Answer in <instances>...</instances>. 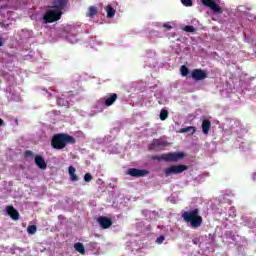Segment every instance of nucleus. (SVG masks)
<instances>
[{"label":"nucleus","mask_w":256,"mask_h":256,"mask_svg":"<svg viewBox=\"0 0 256 256\" xmlns=\"http://www.w3.org/2000/svg\"><path fill=\"white\" fill-rule=\"evenodd\" d=\"M75 143H77L75 137L65 133L55 134L51 139V147L57 151L65 149L68 145H75Z\"/></svg>","instance_id":"f257e3e1"},{"label":"nucleus","mask_w":256,"mask_h":256,"mask_svg":"<svg viewBox=\"0 0 256 256\" xmlns=\"http://www.w3.org/2000/svg\"><path fill=\"white\" fill-rule=\"evenodd\" d=\"M199 213L200 211L198 208L185 211L182 214V219L186 223H190V226L193 227L194 229H199V227L203 225V217Z\"/></svg>","instance_id":"f03ea898"},{"label":"nucleus","mask_w":256,"mask_h":256,"mask_svg":"<svg viewBox=\"0 0 256 256\" xmlns=\"http://www.w3.org/2000/svg\"><path fill=\"white\" fill-rule=\"evenodd\" d=\"M185 154L183 152H170L167 154H162L161 156H153V161H166L167 163H175L179 161V159H183Z\"/></svg>","instance_id":"7ed1b4c3"},{"label":"nucleus","mask_w":256,"mask_h":256,"mask_svg":"<svg viewBox=\"0 0 256 256\" xmlns=\"http://www.w3.org/2000/svg\"><path fill=\"white\" fill-rule=\"evenodd\" d=\"M61 15H63V13L59 9L48 10L43 16L44 23H55V21L61 19Z\"/></svg>","instance_id":"20e7f679"},{"label":"nucleus","mask_w":256,"mask_h":256,"mask_svg":"<svg viewBox=\"0 0 256 256\" xmlns=\"http://www.w3.org/2000/svg\"><path fill=\"white\" fill-rule=\"evenodd\" d=\"M189 167L187 165H172L164 169L165 177H171V175H179L183 171H187Z\"/></svg>","instance_id":"39448f33"},{"label":"nucleus","mask_w":256,"mask_h":256,"mask_svg":"<svg viewBox=\"0 0 256 256\" xmlns=\"http://www.w3.org/2000/svg\"><path fill=\"white\" fill-rule=\"evenodd\" d=\"M167 147V140L164 138L153 139L149 144V151H163Z\"/></svg>","instance_id":"423d86ee"},{"label":"nucleus","mask_w":256,"mask_h":256,"mask_svg":"<svg viewBox=\"0 0 256 256\" xmlns=\"http://www.w3.org/2000/svg\"><path fill=\"white\" fill-rule=\"evenodd\" d=\"M191 77L194 81H205L207 79V72L203 69H194L191 72Z\"/></svg>","instance_id":"0eeeda50"},{"label":"nucleus","mask_w":256,"mask_h":256,"mask_svg":"<svg viewBox=\"0 0 256 256\" xmlns=\"http://www.w3.org/2000/svg\"><path fill=\"white\" fill-rule=\"evenodd\" d=\"M205 7H209L214 13H222L221 6L215 0H201Z\"/></svg>","instance_id":"6e6552de"},{"label":"nucleus","mask_w":256,"mask_h":256,"mask_svg":"<svg viewBox=\"0 0 256 256\" xmlns=\"http://www.w3.org/2000/svg\"><path fill=\"white\" fill-rule=\"evenodd\" d=\"M149 171L147 170H141L137 168H129L127 171V175H130V177H145V175H148Z\"/></svg>","instance_id":"1a4fd4ad"},{"label":"nucleus","mask_w":256,"mask_h":256,"mask_svg":"<svg viewBox=\"0 0 256 256\" xmlns=\"http://www.w3.org/2000/svg\"><path fill=\"white\" fill-rule=\"evenodd\" d=\"M97 222L99 223L100 227H102V229H109V227L113 225V220L106 216L98 217Z\"/></svg>","instance_id":"9d476101"},{"label":"nucleus","mask_w":256,"mask_h":256,"mask_svg":"<svg viewBox=\"0 0 256 256\" xmlns=\"http://www.w3.org/2000/svg\"><path fill=\"white\" fill-rule=\"evenodd\" d=\"M6 211H7V214L9 215V217H11V219H13V221H19V211H17V209H15V207L7 206Z\"/></svg>","instance_id":"9b49d317"},{"label":"nucleus","mask_w":256,"mask_h":256,"mask_svg":"<svg viewBox=\"0 0 256 256\" xmlns=\"http://www.w3.org/2000/svg\"><path fill=\"white\" fill-rule=\"evenodd\" d=\"M34 161H35V165H37L39 169H42V170L47 169V162H45V159L43 158V156H40V155L35 156Z\"/></svg>","instance_id":"f8f14e48"},{"label":"nucleus","mask_w":256,"mask_h":256,"mask_svg":"<svg viewBox=\"0 0 256 256\" xmlns=\"http://www.w3.org/2000/svg\"><path fill=\"white\" fill-rule=\"evenodd\" d=\"M209 131H211V121L209 119H204L202 121V132L204 135H209Z\"/></svg>","instance_id":"ddd939ff"},{"label":"nucleus","mask_w":256,"mask_h":256,"mask_svg":"<svg viewBox=\"0 0 256 256\" xmlns=\"http://www.w3.org/2000/svg\"><path fill=\"white\" fill-rule=\"evenodd\" d=\"M54 9L62 11L67 7V0H53Z\"/></svg>","instance_id":"4468645a"},{"label":"nucleus","mask_w":256,"mask_h":256,"mask_svg":"<svg viewBox=\"0 0 256 256\" xmlns=\"http://www.w3.org/2000/svg\"><path fill=\"white\" fill-rule=\"evenodd\" d=\"M117 97V93L110 94V97L105 100L104 105H106V107H111V105L117 101Z\"/></svg>","instance_id":"2eb2a0df"},{"label":"nucleus","mask_w":256,"mask_h":256,"mask_svg":"<svg viewBox=\"0 0 256 256\" xmlns=\"http://www.w3.org/2000/svg\"><path fill=\"white\" fill-rule=\"evenodd\" d=\"M197 131V128L195 126H188L186 128H181L180 130H178V133H190V135H195Z\"/></svg>","instance_id":"dca6fc26"},{"label":"nucleus","mask_w":256,"mask_h":256,"mask_svg":"<svg viewBox=\"0 0 256 256\" xmlns=\"http://www.w3.org/2000/svg\"><path fill=\"white\" fill-rule=\"evenodd\" d=\"M105 11L107 13L108 19H113V17H115V13H117V11L113 7H111V5H107L105 7Z\"/></svg>","instance_id":"f3484780"},{"label":"nucleus","mask_w":256,"mask_h":256,"mask_svg":"<svg viewBox=\"0 0 256 256\" xmlns=\"http://www.w3.org/2000/svg\"><path fill=\"white\" fill-rule=\"evenodd\" d=\"M75 167L73 166H69L68 168V173L70 175V179L71 181L75 182V181H79V177L77 176V174H75Z\"/></svg>","instance_id":"a211bd4d"},{"label":"nucleus","mask_w":256,"mask_h":256,"mask_svg":"<svg viewBox=\"0 0 256 256\" xmlns=\"http://www.w3.org/2000/svg\"><path fill=\"white\" fill-rule=\"evenodd\" d=\"M74 249H75V251L80 253V255H85V246L83 245V243H81V242L75 243Z\"/></svg>","instance_id":"6ab92c4d"},{"label":"nucleus","mask_w":256,"mask_h":256,"mask_svg":"<svg viewBox=\"0 0 256 256\" xmlns=\"http://www.w3.org/2000/svg\"><path fill=\"white\" fill-rule=\"evenodd\" d=\"M95 15H97V7L90 6L89 7L88 17H91V19H93V17H95Z\"/></svg>","instance_id":"aec40b11"},{"label":"nucleus","mask_w":256,"mask_h":256,"mask_svg":"<svg viewBox=\"0 0 256 256\" xmlns=\"http://www.w3.org/2000/svg\"><path fill=\"white\" fill-rule=\"evenodd\" d=\"M180 73L182 75V77H187L189 75V68H187V66L182 65L180 67Z\"/></svg>","instance_id":"412c9836"},{"label":"nucleus","mask_w":256,"mask_h":256,"mask_svg":"<svg viewBox=\"0 0 256 256\" xmlns=\"http://www.w3.org/2000/svg\"><path fill=\"white\" fill-rule=\"evenodd\" d=\"M57 105H59V107H67V105H69V102H67L65 98H57Z\"/></svg>","instance_id":"4be33fe9"},{"label":"nucleus","mask_w":256,"mask_h":256,"mask_svg":"<svg viewBox=\"0 0 256 256\" xmlns=\"http://www.w3.org/2000/svg\"><path fill=\"white\" fill-rule=\"evenodd\" d=\"M27 233H29V235H35L37 233V226L29 225L27 227Z\"/></svg>","instance_id":"5701e85b"},{"label":"nucleus","mask_w":256,"mask_h":256,"mask_svg":"<svg viewBox=\"0 0 256 256\" xmlns=\"http://www.w3.org/2000/svg\"><path fill=\"white\" fill-rule=\"evenodd\" d=\"M167 117H169V111L162 109L160 111V120L165 121L167 119Z\"/></svg>","instance_id":"b1692460"},{"label":"nucleus","mask_w":256,"mask_h":256,"mask_svg":"<svg viewBox=\"0 0 256 256\" xmlns=\"http://www.w3.org/2000/svg\"><path fill=\"white\" fill-rule=\"evenodd\" d=\"M181 3L184 7H193V0H181Z\"/></svg>","instance_id":"393cba45"},{"label":"nucleus","mask_w":256,"mask_h":256,"mask_svg":"<svg viewBox=\"0 0 256 256\" xmlns=\"http://www.w3.org/2000/svg\"><path fill=\"white\" fill-rule=\"evenodd\" d=\"M184 31H186V33H195V28L191 25H188L184 27Z\"/></svg>","instance_id":"a878e982"},{"label":"nucleus","mask_w":256,"mask_h":256,"mask_svg":"<svg viewBox=\"0 0 256 256\" xmlns=\"http://www.w3.org/2000/svg\"><path fill=\"white\" fill-rule=\"evenodd\" d=\"M84 181H85L86 183H89L90 181H93V176L91 175V173H86V174L84 175Z\"/></svg>","instance_id":"bb28decb"},{"label":"nucleus","mask_w":256,"mask_h":256,"mask_svg":"<svg viewBox=\"0 0 256 256\" xmlns=\"http://www.w3.org/2000/svg\"><path fill=\"white\" fill-rule=\"evenodd\" d=\"M88 248L90 249V251H95L97 249V242H90L88 244Z\"/></svg>","instance_id":"cd10ccee"},{"label":"nucleus","mask_w":256,"mask_h":256,"mask_svg":"<svg viewBox=\"0 0 256 256\" xmlns=\"http://www.w3.org/2000/svg\"><path fill=\"white\" fill-rule=\"evenodd\" d=\"M164 241H165V236H159L156 239V243H158V245H161Z\"/></svg>","instance_id":"c85d7f7f"},{"label":"nucleus","mask_w":256,"mask_h":256,"mask_svg":"<svg viewBox=\"0 0 256 256\" xmlns=\"http://www.w3.org/2000/svg\"><path fill=\"white\" fill-rule=\"evenodd\" d=\"M25 157H33V151L31 150H26L24 153Z\"/></svg>","instance_id":"c756f323"},{"label":"nucleus","mask_w":256,"mask_h":256,"mask_svg":"<svg viewBox=\"0 0 256 256\" xmlns=\"http://www.w3.org/2000/svg\"><path fill=\"white\" fill-rule=\"evenodd\" d=\"M163 27H165V29H173V26L169 25L168 23H164Z\"/></svg>","instance_id":"7c9ffc66"},{"label":"nucleus","mask_w":256,"mask_h":256,"mask_svg":"<svg viewBox=\"0 0 256 256\" xmlns=\"http://www.w3.org/2000/svg\"><path fill=\"white\" fill-rule=\"evenodd\" d=\"M3 125H5V121H3V119L0 118V127H3Z\"/></svg>","instance_id":"2f4dec72"},{"label":"nucleus","mask_w":256,"mask_h":256,"mask_svg":"<svg viewBox=\"0 0 256 256\" xmlns=\"http://www.w3.org/2000/svg\"><path fill=\"white\" fill-rule=\"evenodd\" d=\"M15 125H19V119H15Z\"/></svg>","instance_id":"473e14b6"},{"label":"nucleus","mask_w":256,"mask_h":256,"mask_svg":"<svg viewBox=\"0 0 256 256\" xmlns=\"http://www.w3.org/2000/svg\"><path fill=\"white\" fill-rule=\"evenodd\" d=\"M0 47H3V41L0 39Z\"/></svg>","instance_id":"72a5a7b5"}]
</instances>
